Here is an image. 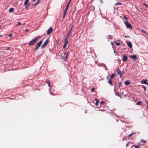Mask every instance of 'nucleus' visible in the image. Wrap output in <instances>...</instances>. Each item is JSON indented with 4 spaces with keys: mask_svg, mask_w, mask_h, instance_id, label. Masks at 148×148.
Listing matches in <instances>:
<instances>
[{
    "mask_svg": "<svg viewBox=\"0 0 148 148\" xmlns=\"http://www.w3.org/2000/svg\"><path fill=\"white\" fill-rule=\"evenodd\" d=\"M40 37V36H38L32 41L29 42L28 43V45L30 46L34 45L37 41L38 38Z\"/></svg>",
    "mask_w": 148,
    "mask_h": 148,
    "instance_id": "1",
    "label": "nucleus"
},
{
    "mask_svg": "<svg viewBox=\"0 0 148 148\" xmlns=\"http://www.w3.org/2000/svg\"><path fill=\"white\" fill-rule=\"evenodd\" d=\"M124 23L127 28L131 29H132V25L130 23H128L127 21H125Z\"/></svg>",
    "mask_w": 148,
    "mask_h": 148,
    "instance_id": "2",
    "label": "nucleus"
},
{
    "mask_svg": "<svg viewBox=\"0 0 148 148\" xmlns=\"http://www.w3.org/2000/svg\"><path fill=\"white\" fill-rule=\"evenodd\" d=\"M42 40H41L36 45L34 48L35 51L36 50L40 47L42 42Z\"/></svg>",
    "mask_w": 148,
    "mask_h": 148,
    "instance_id": "3",
    "label": "nucleus"
},
{
    "mask_svg": "<svg viewBox=\"0 0 148 148\" xmlns=\"http://www.w3.org/2000/svg\"><path fill=\"white\" fill-rule=\"evenodd\" d=\"M49 41L48 39H47L46 41L44 42L42 45L41 48H43V47L46 46L47 45Z\"/></svg>",
    "mask_w": 148,
    "mask_h": 148,
    "instance_id": "4",
    "label": "nucleus"
},
{
    "mask_svg": "<svg viewBox=\"0 0 148 148\" xmlns=\"http://www.w3.org/2000/svg\"><path fill=\"white\" fill-rule=\"evenodd\" d=\"M53 30V28L51 27H49V29H48L47 32V35L50 34L52 32Z\"/></svg>",
    "mask_w": 148,
    "mask_h": 148,
    "instance_id": "5",
    "label": "nucleus"
},
{
    "mask_svg": "<svg viewBox=\"0 0 148 148\" xmlns=\"http://www.w3.org/2000/svg\"><path fill=\"white\" fill-rule=\"evenodd\" d=\"M116 72L117 74L120 76V77L121 78L122 76V73H121V71L120 69H117L116 70Z\"/></svg>",
    "mask_w": 148,
    "mask_h": 148,
    "instance_id": "6",
    "label": "nucleus"
},
{
    "mask_svg": "<svg viewBox=\"0 0 148 148\" xmlns=\"http://www.w3.org/2000/svg\"><path fill=\"white\" fill-rule=\"evenodd\" d=\"M130 57L133 59L134 61H135L137 59V57L136 55H131L130 56Z\"/></svg>",
    "mask_w": 148,
    "mask_h": 148,
    "instance_id": "7",
    "label": "nucleus"
},
{
    "mask_svg": "<svg viewBox=\"0 0 148 148\" xmlns=\"http://www.w3.org/2000/svg\"><path fill=\"white\" fill-rule=\"evenodd\" d=\"M127 58L126 55H124L122 58V61L123 62H125L127 60Z\"/></svg>",
    "mask_w": 148,
    "mask_h": 148,
    "instance_id": "8",
    "label": "nucleus"
},
{
    "mask_svg": "<svg viewBox=\"0 0 148 148\" xmlns=\"http://www.w3.org/2000/svg\"><path fill=\"white\" fill-rule=\"evenodd\" d=\"M71 0H70L69 1V2L67 4L66 7L64 11L67 12V10L68 9V8L69 7V4L71 2Z\"/></svg>",
    "mask_w": 148,
    "mask_h": 148,
    "instance_id": "9",
    "label": "nucleus"
},
{
    "mask_svg": "<svg viewBox=\"0 0 148 148\" xmlns=\"http://www.w3.org/2000/svg\"><path fill=\"white\" fill-rule=\"evenodd\" d=\"M61 58L62 59H64V60H66V59H65V53H62L61 54Z\"/></svg>",
    "mask_w": 148,
    "mask_h": 148,
    "instance_id": "10",
    "label": "nucleus"
},
{
    "mask_svg": "<svg viewBox=\"0 0 148 148\" xmlns=\"http://www.w3.org/2000/svg\"><path fill=\"white\" fill-rule=\"evenodd\" d=\"M64 42L65 43H64V45L63 46V48H65V47H66V45L67 43H68V40H66V39H65V40H64Z\"/></svg>",
    "mask_w": 148,
    "mask_h": 148,
    "instance_id": "11",
    "label": "nucleus"
},
{
    "mask_svg": "<svg viewBox=\"0 0 148 148\" xmlns=\"http://www.w3.org/2000/svg\"><path fill=\"white\" fill-rule=\"evenodd\" d=\"M127 45L130 48H131L132 47V45L131 42L129 41L127 43Z\"/></svg>",
    "mask_w": 148,
    "mask_h": 148,
    "instance_id": "12",
    "label": "nucleus"
},
{
    "mask_svg": "<svg viewBox=\"0 0 148 148\" xmlns=\"http://www.w3.org/2000/svg\"><path fill=\"white\" fill-rule=\"evenodd\" d=\"M147 82V80L146 79H143L141 81V84H146V83Z\"/></svg>",
    "mask_w": 148,
    "mask_h": 148,
    "instance_id": "13",
    "label": "nucleus"
},
{
    "mask_svg": "<svg viewBox=\"0 0 148 148\" xmlns=\"http://www.w3.org/2000/svg\"><path fill=\"white\" fill-rule=\"evenodd\" d=\"M71 32L69 31L68 33V34H67V36H66L65 38V39L67 40V39H68L69 36L70 35V34H71Z\"/></svg>",
    "mask_w": 148,
    "mask_h": 148,
    "instance_id": "14",
    "label": "nucleus"
},
{
    "mask_svg": "<svg viewBox=\"0 0 148 148\" xmlns=\"http://www.w3.org/2000/svg\"><path fill=\"white\" fill-rule=\"evenodd\" d=\"M95 100L96 101V103H95V104L97 106L98 105L99 103V99H97L96 98L95 99Z\"/></svg>",
    "mask_w": 148,
    "mask_h": 148,
    "instance_id": "15",
    "label": "nucleus"
},
{
    "mask_svg": "<svg viewBox=\"0 0 148 148\" xmlns=\"http://www.w3.org/2000/svg\"><path fill=\"white\" fill-rule=\"evenodd\" d=\"M14 9L12 8H11L9 9V12H13L14 11Z\"/></svg>",
    "mask_w": 148,
    "mask_h": 148,
    "instance_id": "16",
    "label": "nucleus"
},
{
    "mask_svg": "<svg viewBox=\"0 0 148 148\" xmlns=\"http://www.w3.org/2000/svg\"><path fill=\"white\" fill-rule=\"evenodd\" d=\"M66 11H64L63 12V18H64L66 16Z\"/></svg>",
    "mask_w": 148,
    "mask_h": 148,
    "instance_id": "17",
    "label": "nucleus"
},
{
    "mask_svg": "<svg viewBox=\"0 0 148 148\" xmlns=\"http://www.w3.org/2000/svg\"><path fill=\"white\" fill-rule=\"evenodd\" d=\"M141 32L147 35L148 34V33L144 30L142 29L141 30Z\"/></svg>",
    "mask_w": 148,
    "mask_h": 148,
    "instance_id": "18",
    "label": "nucleus"
},
{
    "mask_svg": "<svg viewBox=\"0 0 148 148\" xmlns=\"http://www.w3.org/2000/svg\"><path fill=\"white\" fill-rule=\"evenodd\" d=\"M29 1V0H25V2H24V5H28V3Z\"/></svg>",
    "mask_w": 148,
    "mask_h": 148,
    "instance_id": "19",
    "label": "nucleus"
},
{
    "mask_svg": "<svg viewBox=\"0 0 148 148\" xmlns=\"http://www.w3.org/2000/svg\"><path fill=\"white\" fill-rule=\"evenodd\" d=\"M108 83H109L111 86H112V84L111 82V79H110L109 80Z\"/></svg>",
    "mask_w": 148,
    "mask_h": 148,
    "instance_id": "20",
    "label": "nucleus"
},
{
    "mask_svg": "<svg viewBox=\"0 0 148 148\" xmlns=\"http://www.w3.org/2000/svg\"><path fill=\"white\" fill-rule=\"evenodd\" d=\"M114 76V73L112 74L110 76V79H111L113 78Z\"/></svg>",
    "mask_w": 148,
    "mask_h": 148,
    "instance_id": "21",
    "label": "nucleus"
},
{
    "mask_svg": "<svg viewBox=\"0 0 148 148\" xmlns=\"http://www.w3.org/2000/svg\"><path fill=\"white\" fill-rule=\"evenodd\" d=\"M125 84L126 85H128L130 84V82L128 81H126L125 82Z\"/></svg>",
    "mask_w": 148,
    "mask_h": 148,
    "instance_id": "22",
    "label": "nucleus"
},
{
    "mask_svg": "<svg viewBox=\"0 0 148 148\" xmlns=\"http://www.w3.org/2000/svg\"><path fill=\"white\" fill-rule=\"evenodd\" d=\"M141 86L142 88H143L145 91L146 90V88L145 87L144 85H142Z\"/></svg>",
    "mask_w": 148,
    "mask_h": 148,
    "instance_id": "23",
    "label": "nucleus"
},
{
    "mask_svg": "<svg viewBox=\"0 0 148 148\" xmlns=\"http://www.w3.org/2000/svg\"><path fill=\"white\" fill-rule=\"evenodd\" d=\"M69 55V52L68 51L67 52L66 54V55L65 54V59H67V56H68Z\"/></svg>",
    "mask_w": 148,
    "mask_h": 148,
    "instance_id": "24",
    "label": "nucleus"
},
{
    "mask_svg": "<svg viewBox=\"0 0 148 148\" xmlns=\"http://www.w3.org/2000/svg\"><path fill=\"white\" fill-rule=\"evenodd\" d=\"M122 4L121 2H118L117 3H116L115 4V5H121Z\"/></svg>",
    "mask_w": 148,
    "mask_h": 148,
    "instance_id": "25",
    "label": "nucleus"
},
{
    "mask_svg": "<svg viewBox=\"0 0 148 148\" xmlns=\"http://www.w3.org/2000/svg\"><path fill=\"white\" fill-rule=\"evenodd\" d=\"M115 43L116 44V45L117 46H119L120 44V42H115Z\"/></svg>",
    "mask_w": 148,
    "mask_h": 148,
    "instance_id": "26",
    "label": "nucleus"
},
{
    "mask_svg": "<svg viewBox=\"0 0 148 148\" xmlns=\"http://www.w3.org/2000/svg\"><path fill=\"white\" fill-rule=\"evenodd\" d=\"M135 133H131V134H129L128 135V137H130V136H132V135H133V134H135Z\"/></svg>",
    "mask_w": 148,
    "mask_h": 148,
    "instance_id": "27",
    "label": "nucleus"
},
{
    "mask_svg": "<svg viewBox=\"0 0 148 148\" xmlns=\"http://www.w3.org/2000/svg\"><path fill=\"white\" fill-rule=\"evenodd\" d=\"M133 146H134L135 148H139L140 147H139L138 145H133Z\"/></svg>",
    "mask_w": 148,
    "mask_h": 148,
    "instance_id": "28",
    "label": "nucleus"
},
{
    "mask_svg": "<svg viewBox=\"0 0 148 148\" xmlns=\"http://www.w3.org/2000/svg\"><path fill=\"white\" fill-rule=\"evenodd\" d=\"M46 82L47 83V84H48L49 83H50V81L48 79H47L46 80Z\"/></svg>",
    "mask_w": 148,
    "mask_h": 148,
    "instance_id": "29",
    "label": "nucleus"
},
{
    "mask_svg": "<svg viewBox=\"0 0 148 148\" xmlns=\"http://www.w3.org/2000/svg\"><path fill=\"white\" fill-rule=\"evenodd\" d=\"M141 103V101H138V102H137L136 104L137 105H139Z\"/></svg>",
    "mask_w": 148,
    "mask_h": 148,
    "instance_id": "30",
    "label": "nucleus"
},
{
    "mask_svg": "<svg viewBox=\"0 0 148 148\" xmlns=\"http://www.w3.org/2000/svg\"><path fill=\"white\" fill-rule=\"evenodd\" d=\"M73 26L69 30V32H71L72 31L73 28Z\"/></svg>",
    "mask_w": 148,
    "mask_h": 148,
    "instance_id": "31",
    "label": "nucleus"
},
{
    "mask_svg": "<svg viewBox=\"0 0 148 148\" xmlns=\"http://www.w3.org/2000/svg\"><path fill=\"white\" fill-rule=\"evenodd\" d=\"M29 4H30V3H29L28 5H26V7L25 8V9H27V7L29 6Z\"/></svg>",
    "mask_w": 148,
    "mask_h": 148,
    "instance_id": "32",
    "label": "nucleus"
},
{
    "mask_svg": "<svg viewBox=\"0 0 148 148\" xmlns=\"http://www.w3.org/2000/svg\"><path fill=\"white\" fill-rule=\"evenodd\" d=\"M143 4L144 5H145L146 7L148 8V5L146 4L145 3H144Z\"/></svg>",
    "mask_w": 148,
    "mask_h": 148,
    "instance_id": "33",
    "label": "nucleus"
},
{
    "mask_svg": "<svg viewBox=\"0 0 148 148\" xmlns=\"http://www.w3.org/2000/svg\"><path fill=\"white\" fill-rule=\"evenodd\" d=\"M104 102L103 101L100 102L101 105H103V104Z\"/></svg>",
    "mask_w": 148,
    "mask_h": 148,
    "instance_id": "34",
    "label": "nucleus"
},
{
    "mask_svg": "<svg viewBox=\"0 0 148 148\" xmlns=\"http://www.w3.org/2000/svg\"><path fill=\"white\" fill-rule=\"evenodd\" d=\"M21 25V23L20 22H18L17 24V25Z\"/></svg>",
    "mask_w": 148,
    "mask_h": 148,
    "instance_id": "35",
    "label": "nucleus"
},
{
    "mask_svg": "<svg viewBox=\"0 0 148 148\" xmlns=\"http://www.w3.org/2000/svg\"><path fill=\"white\" fill-rule=\"evenodd\" d=\"M121 86V82H120L119 83V86L120 87Z\"/></svg>",
    "mask_w": 148,
    "mask_h": 148,
    "instance_id": "36",
    "label": "nucleus"
},
{
    "mask_svg": "<svg viewBox=\"0 0 148 148\" xmlns=\"http://www.w3.org/2000/svg\"><path fill=\"white\" fill-rule=\"evenodd\" d=\"M124 19H126V20L127 19V17L126 16H124Z\"/></svg>",
    "mask_w": 148,
    "mask_h": 148,
    "instance_id": "37",
    "label": "nucleus"
},
{
    "mask_svg": "<svg viewBox=\"0 0 148 148\" xmlns=\"http://www.w3.org/2000/svg\"><path fill=\"white\" fill-rule=\"evenodd\" d=\"M10 47H8L7 48L5 49L6 50H9L10 49Z\"/></svg>",
    "mask_w": 148,
    "mask_h": 148,
    "instance_id": "38",
    "label": "nucleus"
},
{
    "mask_svg": "<svg viewBox=\"0 0 148 148\" xmlns=\"http://www.w3.org/2000/svg\"><path fill=\"white\" fill-rule=\"evenodd\" d=\"M130 143V142H128L127 143V144L126 145V147H127V146H128V145H129V143Z\"/></svg>",
    "mask_w": 148,
    "mask_h": 148,
    "instance_id": "39",
    "label": "nucleus"
},
{
    "mask_svg": "<svg viewBox=\"0 0 148 148\" xmlns=\"http://www.w3.org/2000/svg\"><path fill=\"white\" fill-rule=\"evenodd\" d=\"M94 88H92V89H91V92H93L94 91Z\"/></svg>",
    "mask_w": 148,
    "mask_h": 148,
    "instance_id": "40",
    "label": "nucleus"
},
{
    "mask_svg": "<svg viewBox=\"0 0 148 148\" xmlns=\"http://www.w3.org/2000/svg\"><path fill=\"white\" fill-rule=\"evenodd\" d=\"M146 141H144L143 140H141V142H143L144 143H145Z\"/></svg>",
    "mask_w": 148,
    "mask_h": 148,
    "instance_id": "41",
    "label": "nucleus"
},
{
    "mask_svg": "<svg viewBox=\"0 0 148 148\" xmlns=\"http://www.w3.org/2000/svg\"><path fill=\"white\" fill-rule=\"evenodd\" d=\"M12 34H10L9 35V36L10 37H11L12 36Z\"/></svg>",
    "mask_w": 148,
    "mask_h": 148,
    "instance_id": "42",
    "label": "nucleus"
},
{
    "mask_svg": "<svg viewBox=\"0 0 148 148\" xmlns=\"http://www.w3.org/2000/svg\"><path fill=\"white\" fill-rule=\"evenodd\" d=\"M129 36H127V35H125V38H129Z\"/></svg>",
    "mask_w": 148,
    "mask_h": 148,
    "instance_id": "43",
    "label": "nucleus"
},
{
    "mask_svg": "<svg viewBox=\"0 0 148 148\" xmlns=\"http://www.w3.org/2000/svg\"><path fill=\"white\" fill-rule=\"evenodd\" d=\"M147 103V108L148 109V101H146Z\"/></svg>",
    "mask_w": 148,
    "mask_h": 148,
    "instance_id": "44",
    "label": "nucleus"
},
{
    "mask_svg": "<svg viewBox=\"0 0 148 148\" xmlns=\"http://www.w3.org/2000/svg\"><path fill=\"white\" fill-rule=\"evenodd\" d=\"M100 0V3H102L103 2V1H102V0Z\"/></svg>",
    "mask_w": 148,
    "mask_h": 148,
    "instance_id": "45",
    "label": "nucleus"
},
{
    "mask_svg": "<svg viewBox=\"0 0 148 148\" xmlns=\"http://www.w3.org/2000/svg\"><path fill=\"white\" fill-rule=\"evenodd\" d=\"M40 0H38V1L37 2V3H36L35 4V5H36V4H37L39 2V1H40Z\"/></svg>",
    "mask_w": 148,
    "mask_h": 148,
    "instance_id": "46",
    "label": "nucleus"
},
{
    "mask_svg": "<svg viewBox=\"0 0 148 148\" xmlns=\"http://www.w3.org/2000/svg\"><path fill=\"white\" fill-rule=\"evenodd\" d=\"M48 84V85L50 87L51 86L50 84V83H49Z\"/></svg>",
    "mask_w": 148,
    "mask_h": 148,
    "instance_id": "47",
    "label": "nucleus"
},
{
    "mask_svg": "<svg viewBox=\"0 0 148 148\" xmlns=\"http://www.w3.org/2000/svg\"><path fill=\"white\" fill-rule=\"evenodd\" d=\"M116 95L118 96H119V95L118 94L117 92L116 93Z\"/></svg>",
    "mask_w": 148,
    "mask_h": 148,
    "instance_id": "48",
    "label": "nucleus"
},
{
    "mask_svg": "<svg viewBox=\"0 0 148 148\" xmlns=\"http://www.w3.org/2000/svg\"><path fill=\"white\" fill-rule=\"evenodd\" d=\"M28 30L27 29H26L25 30V31L26 32H28Z\"/></svg>",
    "mask_w": 148,
    "mask_h": 148,
    "instance_id": "49",
    "label": "nucleus"
},
{
    "mask_svg": "<svg viewBox=\"0 0 148 148\" xmlns=\"http://www.w3.org/2000/svg\"><path fill=\"white\" fill-rule=\"evenodd\" d=\"M146 84L148 86V83L147 82L146 83Z\"/></svg>",
    "mask_w": 148,
    "mask_h": 148,
    "instance_id": "50",
    "label": "nucleus"
},
{
    "mask_svg": "<svg viewBox=\"0 0 148 148\" xmlns=\"http://www.w3.org/2000/svg\"><path fill=\"white\" fill-rule=\"evenodd\" d=\"M36 0H33V2H35V1H36Z\"/></svg>",
    "mask_w": 148,
    "mask_h": 148,
    "instance_id": "51",
    "label": "nucleus"
},
{
    "mask_svg": "<svg viewBox=\"0 0 148 148\" xmlns=\"http://www.w3.org/2000/svg\"><path fill=\"white\" fill-rule=\"evenodd\" d=\"M134 147V146H133V145L131 147V148H132Z\"/></svg>",
    "mask_w": 148,
    "mask_h": 148,
    "instance_id": "52",
    "label": "nucleus"
},
{
    "mask_svg": "<svg viewBox=\"0 0 148 148\" xmlns=\"http://www.w3.org/2000/svg\"><path fill=\"white\" fill-rule=\"evenodd\" d=\"M111 44L112 46L113 45V43H111Z\"/></svg>",
    "mask_w": 148,
    "mask_h": 148,
    "instance_id": "53",
    "label": "nucleus"
},
{
    "mask_svg": "<svg viewBox=\"0 0 148 148\" xmlns=\"http://www.w3.org/2000/svg\"><path fill=\"white\" fill-rule=\"evenodd\" d=\"M118 41H120V40H118Z\"/></svg>",
    "mask_w": 148,
    "mask_h": 148,
    "instance_id": "54",
    "label": "nucleus"
},
{
    "mask_svg": "<svg viewBox=\"0 0 148 148\" xmlns=\"http://www.w3.org/2000/svg\"><path fill=\"white\" fill-rule=\"evenodd\" d=\"M108 76H107V79H108Z\"/></svg>",
    "mask_w": 148,
    "mask_h": 148,
    "instance_id": "55",
    "label": "nucleus"
},
{
    "mask_svg": "<svg viewBox=\"0 0 148 148\" xmlns=\"http://www.w3.org/2000/svg\"><path fill=\"white\" fill-rule=\"evenodd\" d=\"M2 36V35H0V36Z\"/></svg>",
    "mask_w": 148,
    "mask_h": 148,
    "instance_id": "56",
    "label": "nucleus"
},
{
    "mask_svg": "<svg viewBox=\"0 0 148 148\" xmlns=\"http://www.w3.org/2000/svg\"><path fill=\"white\" fill-rule=\"evenodd\" d=\"M115 52V51L114 50V52Z\"/></svg>",
    "mask_w": 148,
    "mask_h": 148,
    "instance_id": "57",
    "label": "nucleus"
}]
</instances>
